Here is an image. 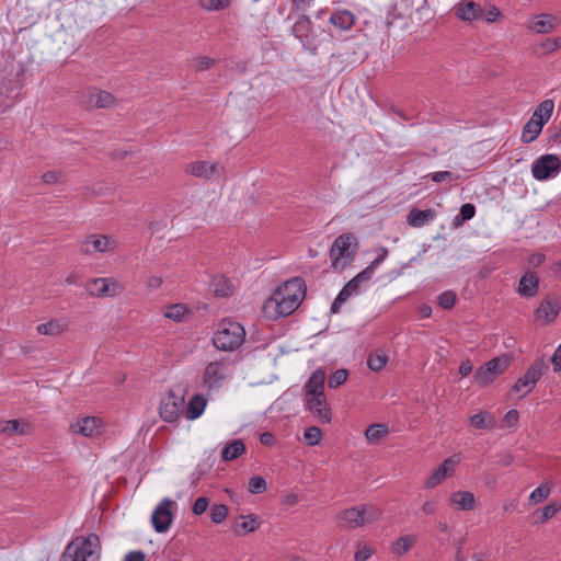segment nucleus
Segmentation results:
<instances>
[{
  "instance_id": "nucleus-1",
  "label": "nucleus",
  "mask_w": 561,
  "mask_h": 561,
  "mask_svg": "<svg viewBox=\"0 0 561 561\" xmlns=\"http://www.w3.org/2000/svg\"><path fill=\"white\" fill-rule=\"evenodd\" d=\"M305 297L302 280L295 277L280 287L267 299L264 310L270 316L285 317L295 311Z\"/></svg>"
},
{
  "instance_id": "nucleus-2",
  "label": "nucleus",
  "mask_w": 561,
  "mask_h": 561,
  "mask_svg": "<svg viewBox=\"0 0 561 561\" xmlns=\"http://www.w3.org/2000/svg\"><path fill=\"white\" fill-rule=\"evenodd\" d=\"M100 552L98 535L78 536L67 545L60 561H99Z\"/></svg>"
},
{
  "instance_id": "nucleus-3",
  "label": "nucleus",
  "mask_w": 561,
  "mask_h": 561,
  "mask_svg": "<svg viewBox=\"0 0 561 561\" xmlns=\"http://www.w3.org/2000/svg\"><path fill=\"white\" fill-rule=\"evenodd\" d=\"M245 339L244 328L231 320H222L213 337L214 346L220 351H234Z\"/></svg>"
},
{
  "instance_id": "nucleus-4",
  "label": "nucleus",
  "mask_w": 561,
  "mask_h": 561,
  "mask_svg": "<svg viewBox=\"0 0 561 561\" xmlns=\"http://www.w3.org/2000/svg\"><path fill=\"white\" fill-rule=\"evenodd\" d=\"M357 250L356 237L352 233L339 236L330 249L332 267L335 271H343L354 260Z\"/></svg>"
},
{
  "instance_id": "nucleus-5",
  "label": "nucleus",
  "mask_w": 561,
  "mask_h": 561,
  "mask_svg": "<svg viewBox=\"0 0 561 561\" xmlns=\"http://www.w3.org/2000/svg\"><path fill=\"white\" fill-rule=\"evenodd\" d=\"M176 507V502L169 497L159 502L151 515V523L157 533L162 534L170 529Z\"/></svg>"
},
{
  "instance_id": "nucleus-6",
  "label": "nucleus",
  "mask_w": 561,
  "mask_h": 561,
  "mask_svg": "<svg viewBox=\"0 0 561 561\" xmlns=\"http://www.w3.org/2000/svg\"><path fill=\"white\" fill-rule=\"evenodd\" d=\"M229 377L228 366L222 362L209 363L203 373L202 385L208 391L218 390Z\"/></svg>"
},
{
  "instance_id": "nucleus-7",
  "label": "nucleus",
  "mask_w": 561,
  "mask_h": 561,
  "mask_svg": "<svg viewBox=\"0 0 561 561\" xmlns=\"http://www.w3.org/2000/svg\"><path fill=\"white\" fill-rule=\"evenodd\" d=\"M561 170V160L556 154H543L534 161L531 173L536 180L543 181L556 176Z\"/></svg>"
},
{
  "instance_id": "nucleus-8",
  "label": "nucleus",
  "mask_w": 561,
  "mask_h": 561,
  "mask_svg": "<svg viewBox=\"0 0 561 561\" xmlns=\"http://www.w3.org/2000/svg\"><path fill=\"white\" fill-rule=\"evenodd\" d=\"M184 397L170 390L160 401L159 414L164 422H175L183 411Z\"/></svg>"
},
{
  "instance_id": "nucleus-9",
  "label": "nucleus",
  "mask_w": 561,
  "mask_h": 561,
  "mask_svg": "<svg viewBox=\"0 0 561 561\" xmlns=\"http://www.w3.org/2000/svg\"><path fill=\"white\" fill-rule=\"evenodd\" d=\"M80 103L87 108H105L113 107L116 99L106 91L88 88L81 92Z\"/></svg>"
},
{
  "instance_id": "nucleus-10",
  "label": "nucleus",
  "mask_w": 561,
  "mask_h": 561,
  "mask_svg": "<svg viewBox=\"0 0 561 561\" xmlns=\"http://www.w3.org/2000/svg\"><path fill=\"white\" fill-rule=\"evenodd\" d=\"M87 290L95 297H114L123 291V286L112 277L93 278L87 284Z\"/></svg>"
},
{
  "instance_id": "nucleus-11",
  "label": "nucleus",
  "mask_w": 561,
  "mask_h": 561,
  "mask_svg": "<svg viewBox=\"0 0 561 561\" xmlns=\"http://www.w3.org/2000/svg\"><path fill=\"white\" fill-rule=\"evenodd\" d=\"M104 422L95 416L80 417L70 424V431L73 434L82 435L83 437H98L104 432Z\"/></svg>"
},
{
  "instance_id": "nucleus-12",
  "label": "nucleus",
  "mask_w": 561,
  "mask_h": 561,
  "mask_svg": "<svg viewBox=\"0 0 561 561\" xmlns=\"http://www.w3.org/2000/svg\"><path fill=\"white\" fill-rule=\"evenodd\" d=\"M543 368V362H535L527 369L525 375L515 382V385L513 386V390L516 392H522L523 397L529 393L535 388L538 380L541 378Z\"/></svg>"
},
{
  "instance_id": "nucleus-13",
  "label": "nucleus",
  "mask_w": 561,
  "mask_h": 561,
  "mask_svg": "<svg viewBox=\"0 0 561 561\" xmlns=\"http://www.w3.org/2000/svg\"><path fill=\"white\" fill-rule=\"evenodd\" d=\"M117 241L103 234H91L81 244V252L92 254L95 252L105 253L116 248Z\"/></svg>"
},
{
  "instance_id": "nucleus-14",
  "label": "nucleus",
  "mask_w": 561,
  "mask_h": 561,
  "mask_svg": "<svg viewBox=\"0 0 561 561\" xmlns=\"http://www.w3.org/2000/svg\"><path fill=\"white\" fill-rule=\"evenodd\" d=\"M307 409L323 424L330 423L332 419L325 396L306 398Z\"/></svg>"
},
{
  "instance_id": "nucleus-15",
  "label": "nucleus",
  "mask_w": 561,
  "mask_h": 561,
  "mask_svg": "<svg viewBox=\"0 0 561 561\" xmlns=\"http://www.w3.org/2000/svg\"><path fill=\"white\" fill-rule=\"evenodd\" d=\"M455 15L461 21L472 22L481 19L482 8L472 0H461L453 8Z\"/></svg>"
},
{
  "instance_id": "nucleus-16",
  "label": "nucleus",
  "mask_w": 561,
  "mask_h": 561,
  "mask_svg": "<svg viewBox=\"0 0 561 561\" xmlns=\"http://www.w3.org/2000/svg\"><path fill=\"white\" fill-rule=\"evenodd\" d=\"M459 461L460 458L458 456H453L444 460V462L428 478L425 483V488L431 489L442 483L449 474L455 471Z\"/></svg>"
},
{
  "instance_id": "nucleus-17",
  "label": "nucleus",
  "mask_w": 561,
  "mask_h": 561,
  "mask_svg": "<svg viewBox=\"0 0 561 561\" xmlns=\"http://www.w3.org/2000/svg\"><path fill=\"white\" fill-rule=\"evenodd\" d=\"M185 171L197 178L211 179L220 175V168L217 163H209L206 161H196L186 165Z\"/></svg>"
},
{
  "instance_id": "nucleus-18",
  "label": "nucleus",
  "mask_w": 561,
  "mask_h": 561,
  "mask_svg": "<svg viewBox=\"0 0 561 561\" xmlns=\"http://www.w3.org/2000/svg\"><path fill=\"white\" fill-rule=\"evenodd\" d=\"M324 380L325 373L322 369L314 370L305 385L306 398L324 396Z\"/></svg>"
},
{
  "instance_id": "nucleus-19",
  "label": "nucleus",
  "mask_w": 561,
  "mask_h": 561,
  "mask_svg": "<svg viewBox=\"0 0 561 561\" xmlns=\"http://www.w3.org/2000/svg\"><path fill=\"white\" fill-rule=\"evenodd\" d=\"M356 507L358 510L359 527L378 522L382 514L381 510L374 504H359Z\"/></svg>"
},
{
  "instance_id": "nucleus-20",
  "label": "nucleus",
  "mask_w": 561,
  "mask_h": 561,
  "mask_svg": "<svg viewBox=\"0 0 561 561\" xmlns=\"http://www.w3.org/2000/svg\"><path fill=\"white\" fill-rule=\"evenodd\" d=\"M538 288L539 279L537 275L531 272H527L519 279L517 293L523 297H534L537 295Z\"/></svg>"
},
{
  "instance_id": "nucleus-21",
  "label": "nucleus",
  "mask_w": 561,
  "mask_h": 561,
  "mask_svg": "<svg viewBox=\"0 0 561 561\" xmlns=\"http://www.w3.org/2000/svg\"><path fill=\"white\" fill-rule=\"evenodd\" d=\"M559 313V305L551 298H546L541 301L536 310V317L546 323L553 321Z\"/></svg>"
},
{
  "instance_id": "nucleus-22",
  "label": "nucleus",
  "mask_w": 561,
  "mask_h": 561,
  "mask_svg": "<svg viewBox=\"0 0 561 561\" xmlns=\"http://www.w3.org/2000/svg\"><path fill=\"white\" fill-rule=\"evenodd\" d=\"M336 520L339 526L346 529L360 528L358 520V510L356 506L341 511L336 516Z\"/></svg>"
},
{
  "instance_id": "nucleus-23",
  "label": "nucleus",
  "mask_w": 561,
  "mask_h": 561,
  "mask_svg": "<svg viewBox=\"0 0 561 561\" xmlns=\"http://www.w3.org/2000/svg\"><path fill=\"white\" fill-rule=\"evenodd\" d=\"M330 23L335 27L346 31L350 30L355 22L354 14L348 10H335L330 16Z\"/></svg>"
},
{
  "instance_id": "nucleus-24",
  "label": "nucleus",
  "mask_w": 561,
  "mask_h": 561,
  "mask_svg": "<svg viewBox=\"0 0 561 561\" xmlns=\"http://www.w3.org/2000/svg\"><path fill=\"white\" fill-rule=\"evenodd\" d=\"M450 503L458 510L470 511L476 506V499L472 492L457 491L450 495Z\"/></svg>"
},
{
  "instance_id": "nucleus-25",
  "label": "nucleus",
  "mask_w": 561,
  "mask_h": 561,
  "mask_svg": "<svg viewBox=\"0 0 561 561\" xmlns=\"http://www.w3.org/2000/svg\"><path fill=\"white\" fill-rule=\"evenodd\" d=\"M469 423L476 430L490 431L495 425V419L488 411H479L469 417Z\"/></svg>"
},
{
  "instance_id": "nucleus-26",
  "label": "nucleus",
  "mask_w": 561,
  "mask_h": 561,
  "mask_svg": "<svg viewBox=\"0 0 561 561\" xmlns=\"http://www.w3.org/2000/svg\"><path fill=\"white\" fill-rule=\"evenodd\" d=\"M554 108V103L552 100L547 99L542 101L535 112L533 113L530 119H535L540 126L543 127V125L550 119L552 112Z\"/></svg>"
},
{
  "instance_id": "nucleus-27",
  "label": "nucleus",
  "mask_w": 561,
  "mask_h": 561,
  "mask_svg": "<svg viewBox=\"0 0 561 561\" xmlns=\"http://www.w3.org/2000/svg\"><path fill=\"white\" fill-rule=\"evenodd\" d=\"M32 431V426L30 423L25 421L19 420H9L2 423L1 432L4 435L11 436L14 434H30Z\"/></svg>"
},
{
  "instance_id": "nucleus-28",
  "label": "nucleus",
  "mask_w": 561,
  "mask_h": 561,
  "mask_svg": "<svg viewBox=\"0 0 561 561\" xmlns=\"http://www.w3.org/2000/svg\"><path fill=\"white\" fill-rule=\"evenodd\" d=\"M528 28L537 34H545L554 28V19L550 14H539L528 24Z\"/></svg>"
},
{
  "instance_id": "nucleus-29",
  "label": "nucleus",
  "mask_w": 561,
  "mask_h": 561,
  "mask_svg": "<svg viewBox=\"0 0 561 561\" xmlns=\"http://www.w3.org/2000/svg\"><path fill=\"white\" fill-rule=\"evenodd\" d=\"M207 404V399L203 394H195L188 402L186 408V417L195 420L199 417Z\"/></svg>"
},
{
  "instance_id": "nucleus-30",
  "label": "nucleus",
  "mask_w": 561,
  "mask_h": 561,
  "mask_svg": "<svg viewBox=\"0 0 561 561\" xmlns=\"http://www.w3.org/2000/svg\"><path fill=\"white\" fill-rule=\"evenodd\" d=\"M435 213L432 209H412L408 215V222L412 227H422L434 219Z\"/></svg>"
},
{
  "instance_id": "nucleus-31",
  "label": "nucleus",
  "mask_w": 561,
  "mask_h": 561,
  "mask_svg": "<svg viewBox=\"0 0 561 561\" xmlns=\"http://www.w3.org/2000/svg\"><path fill=\"white\" fill-rule=\"evenodd\" d=\"M244 451L245 446L242 440L236 439L222 448L221 458L225 461H230L241 456Z\"/></svg>"
},
{
  "instance_id": "nucleus-32",
  "label": "nucleus",
  "mask_w": 561,
  "mask_h": 561,
  "mask_svg": "<svg viewBox=\"0 0 561 561\" xmlns=\"http://www.w3.org/2000/svg\"><path fill=\"white\" fill-rule=\"evenodd\" d=\"M210 288L216 296L227 297L232 293V285L228 278L224 276L214 277Z\"/></svg>"
},
{
  "instance_id": "nucleus-33",
  "label": "nucleus",
  "mask_w": 561,
  "mask_h": 561,
  "mask_svg": "<svg viewBox=\"0 0 561 561\" xmlns=\"http://www.w3.org/2000/svg\"><path fill=\"white\" fill-rule=\"evenodd\" d=\"M541 130L542 126L535 122V119H529L523 128L522 141L524 144H530L540 135Z\"/></svg>"
},
{
  "instance_id": "nucleus-34",
  "label": "nucleus",
  "mask_w": 561,
  "mask_h": 561,
  "mask_svg": "<svg viewBox=\"0 0 561 561\" xmlns=\"http://www.w3.org/2000/svg\"><path fill=\"white\" fill-rule=\"evenodd\" d=\"M188 308L183 304L168 306L164 310V317L176 322H181L188 314Z\"/></svg>"
},
{
  "instance_id": "nucleus-35",
  "label": "nucleus",
  "mask_w": 561,
  "mask_h": 561,
  "mask_svg": "<svg viewBox=\"0 0 561 561\" xmlns=\"http://www.w3.org/2000/svg\"><path fill=\"white\" fill-rule=\"evenodd\" d=\"M511 364V357L507 355L495 357L489 360L485 365L489 370L493 374L494 377L501 375L503 371L507 369Z\"/></svg>"
},
{
  "instance_id": "nucleus-36",
  "label": "nucleus",
  "mask_w": 561,
  "mask_h": 561,
  "mask_svg": "<svg viewBox=\"0 0 561 561\" xmlns=\"http://www.w3.org/2000/svg\"><path fill=\"white\" fill-rule=\"evenodd\" d=\"M66 328V323L61 320H51L47 323H42L37 325L36 330L39 334L44 335H58Z\"/></svg>"
},
{
  "instance_id": "nucleus-37",
  "label": "nucleus",
  "mask_w": 561,
  "mask_h": 561,
  "mask_svg": "<svg viewBox=\"0 0 561 561\" xmlns=\"http://www.w3.org/2000/svg\"><path fill=\"white\" fill-rule=\"evenodd\" d=\"M388 363V356L381 350L374 351L367 359L368 367L374 371L381 370Z\"/></svg>"
},
{
  "instance_id": "nucleus-38",
  "label": "nucleus",
  "mask_w": 561,
  "mask_h": 561,
  "mask_svg": "<svg viewBox=\"0 0 561 561\" xmlns=\"http://www.w3.org/2000/svg\"><path fill=\"white\" fill-rule=\"evenodd\" d=\"M311 32V22L307 16H300L293 26L294 35L301 42L308 38Z\"/></svg>"
},
{
  "instance_id": "nucleus-39",
  "label": "nucleus",
  "mask_w": 561,
  "mask_h": 561,
  "mask_svg": "<svg viewBox=\"0 0 561 561\" xmlns=\"http://www.w3.org/2000/svg\"><path fill=\"white\" fill-rule=\"evenodd\" d=\"M388 433V427L385 424H373L366 432L365 436L369 443H377Z\"/></svg>"
},
{
  "instance_id": "nucleus-40",
  "label": "nucleus",
  "mask_w": 561,
  "mask_h": 561,
  "mask_svg": "<svg viewBox=\"0 0 561 561\" xmlns=\"http://www.w3.org/2000/svg\"><path fill=\"white\" fill-rule=\"evenodd\" d=\"M551 484H541L538 488H536L529 495V504L536 505L538 503L543 502L551 493Z\"/></svg>"
},
{
  "instance_id": "nucleus-41",
  "label": "nucleus",
  "mask_w": 561,
  "mask_h": 561,
  "mask_svg": "<svg viewBox=\"0 0 561 561\" xmlns=\"http://www.w3.org/2000/svg\"><path fill=\"white\" fill-rule=\"evenodd\" d=\"M414 542L415 538L413 536H402L392 545V552L402 556L412 548Z\"/></svg>"
},
{
  "instance_id": "nucleus-42",
  "label": "nucleus",
  "mask_w": 561,
  "mask_h": 561,
  "mask_svg": "<svg viewBox=\"0 0 561 561\" xmlns=\"http://www.w3.org/2000/svg\"><path fill=\"white\" fill-rule=\"evenodd\" d=\"M476 214V207L472 204H463L460 208V213L458 216L455 217L454 224L456 226L461 225L466 220H470L473 218Z\"/></svg>"
},
{
  "instance_id": "nucleus-43",
  "label": "nucleus",
  "mask_w": 561,
  "mask_h": 561,
  "mask_svg": "<svg viewBox=\"0 0 561 561\" xmlns=\"http://www.w3.org/2000/svg\"><path fill=\"white\" fill-rule=\"evenodd\" d=\"M494 376L491 370L488 369L486 365L480 367L474 374V380L481 387H484L494 380Z\"/></svg>"
},
{
  "instance_id": "nucleus-44",
  "label": "nucleus",
  "mask_w": 561,
  "mask_h": 561,
  "mask_svg": "<svg viewBox=\"0 0 561 561\" xmlns=\"http://www.w3.org/2000/svg\"><path fill=\"white\" fill-rule=\"evenodd\" d=\"M304 438L309 446H316L322 438V432L317 426H310L305 431Z\"/></svg>"
},
{
  "instance_id": "nucleus-45",
  "label": "nucleus",
  "mask_w": 561,
  "mask_h": 561,
  "mask_svg": "<svg viewBox=\"0 0 561 561\" xmlns=\"http://www.w3.org/2000/svg\"><path fill=\"white\" fill-rule=\"evenodd\" d=\"M228 515V507L224 504H217L211 507L210 517L215 524L222 523Z\"/></svg>"
},
{
  "instance_id": "nucleus-46",
  "label": "nucleus",
  "mask_w": 561,
  "mask_h": 561,
  "mask_svg": "<svg viewBox=\"0 0 561 561\" xmlns=\"http://www.w3.org/2000/svg\"><path fill=\"white\" fill-rule=\"evenodd\" d=\"M266 490V481L260 477L254 476L249 481V491L252 494H260L263 493Z\"/></svg>"
},
{
  "instance_id": "nucleus-47",
  "label": "nucleus",
  "mask_w": 561,
  "mask_h": 561,
  "mask_svg": "<svg viewBox=\"0 0 561 561\" xmlns=\"http://www.w3.org/2000/svg\"><path fill=\"white\" fill-rule=\"evenodd\" d=\"M243 520L242 523L238 524V527H240L245 533H253L259 527V522L256 516L249 515V516H242Z\"/></svg>"
},
{
  "instance_id": "nucleus-48",
  "label": "nucleus",
  "mask_w": 561,
  "mask_h": 561,
  "mask_svg": "<svg viewBox=\"0 0 561 561\" xmlns=\"http://www.w3.org/2000/svg\"><path fill=\"white\" fill-rule=\"evenodd\" d=\"M347 379V370L345 369H337L333 373V375L329 379V387L330 388H337L339 386L343 385Z\"/></svg>"
},
{
  "instance_id": "nucleus-49",
  "label": "nucleus",
  "mask_w": 561,
  "mask_h": 561,
  "mask_svg": "<svg viewBox=\"0 0 561 561\" xmlns=\"http://www.w3.org/2000/svg\"><path fill=\"white\" fill-rule=\"evenodd\" d=\"M201 5L208 11H216L226 8L229 0H199Z\"/></svg>"
},
{
  "instance_id": "nucleus-50",
  "label": "nucleus",
  "mask_w": 561,
  "mask_h": 561,
  "mask_svg": "<svg viewBox=\"0 0 561 561\" xmlns=\"http://www.w3.org/2000/svg\"><path fill=\"white\" fill-rule=\"evenodd\" d=\"M352 296L350 290L346 287H343L335 300L333 301L331 306V311L333 313L339 312L340 307Z\"/></svg>"
},
{
  "instance_id": "nucleus-51",
  "label": "nucleus",
  "mask_w": 561,
  "mask_h": 561,
  "mask_svg": "<svg viewBox=\"0 0 561 561\" xmlns=\"http://www.w3.org/2000/svg\"><path fill=\"white\" fill-rule=\"evenodd\" d=\"M456 301V295L453 291H444L438 296V304L440 307L448 309L454 306Z\"/></svg>"
},
{
  "instance_id": "nucleus-52",
  "label": "nucleus",
  "mask_w": 561,
  "mask_h": 561,
  "mask_svg": "<svg viewBox=\"0 0 561 561\" xmlns=\"http://www.w3.org/2000/svg\"><path fill=\"white\" fill-rule=\"evenodd\" d=\"M431 176H432V180L436 183H440L444 181H455V180L459 179L458 175H456L455 173L449 172V171L434 172V173H432Z\"/></svg>"
},
{
  "instance_id": "nucleus-53",
  "label": "nucleus",
  "mask_w": 561,
  "mask_h": 561,
  "mask_svg": "<svg viewBox=\"0 0 561 561\" xmlns=\"http://www.w3.org/2000/svg\"><path fill=\"white\" fill-rule=\"evenodd\" d=\"M518 412L517 410H510L506 412V414L504 415L503 417V427H514L516 426L517 422H518Z\"/></svg>"
},
{
  "instance_id": "nucleus-54",
  "label": "nucleus",
  "mask_w": 561,
  "mask_h": 561,
  "mask_svg": "<svg viewBox=\"0 0 561 561\" xmlns=\"http://www.w3.org/2000/svg\"><path fill=\"white\" fill-rule=\"evenodd\" d=\"M541 47L545 50V53L550 54V53L557 50L558 48H561V37L547 38L542 43Z\"/></svg>"
},
{
  "instance_id": "nucleus-55",
  "label": "nucleus",
  "mask_w": 561,
  "mask_h": 561,
  "mask_svg": "<svg viewBox=\"0 0 561 561\" xmlns=\"http://www.w3.org/2000/svg\"><path fill=\"white\" fill-rule=\"evenodd\" d=\"M208 505H209L208 500L204 496H201L194 502L192 512L195 515H202L206 512Z\"/></svg>"
},
{
  "instance_id": "nucleus-56",
  "label": "nucleus",
  "mask_w": 561,
  "mask_h": 561,
  "mask_svg": "<svg viewBox=\"0 0 561 561\" xmlns=\"http://www.w3.org/2000/svg\"><path fill=\"white\" fill-rule=\"evenodd\" d=\"M374 550L370 547L363 545L355 553L354 561H366L370 558Z\"/></svg>"
},
{
  "instance_id": "nucleus-57",
  "label": "nucleus",
  "mask_w": 561,
  "mask_h": 561,
  "mask_svg": "<svg viewBox=\"0 0 561 561\" xmlns=\"http://www.w3.org/2000/svg\"><path fill=\"white\" fill-rule=\"evenodd\" d=\"M501 15L500 10L495 5H489L485 11H483L482 18H484L488 22H494Z\"/></svg>"
},
{
  "instance_id": "nucleus-58",
  "label": "nucleus",
  "mask_w": 561,
  "mask_h": 561,
  "mask_svg": "<svg viewBox=\"0 0 561 561\" xmlns=\"http://www.w3.org/2000/svg\"><path fill=\"white\" fill-rule=\"evenodd\" d=\"M214 64V59L209 57H198L195 59V68L199 71L206 70Z\"/></svg>"
},
{
  "instance_id": "nucleus-59",
  "label": "nucleus",
  "mask_w": 561,
  "mask_h": 561,
  "mask_svg": "<svg viewBox=\"0 0 561 561\" xmlns=\"http://www.w3.org/2000/svg\"><path fill=\"white\" fill-rule=\"evenodd\" d=\"M376 268L369 264L364 271H362L360 273H358L355 277L360 282V283H364V282H367L369 280L374 273H375Z\"/></svg>"
},
{
  "instance_id": "nucleus-60",
  "label": "nucleus",
  "mask_w": 561,
  "mask_h": 561,
  "mask_svg": "<svg viewBox=\"0 0 561 561\" xmlns=\"http://www.w3.org/2000/svg\"><path fill=\"white\" fill-rule=\"evenodd\" d=\"M558 511L559 507L553 504L546 505L542 508L541 522H546L549 518L553 517Z\"/></svg>"
},
{
  "instance_id": "nucleus-61",
  "label": "nucleus",
  "mask_w": 561,
  "mask_h": 561,
  "mask_svg": "<svg viewBox=\"0 0 561 561\" xmlns=\"http://www.w3.org/2000/svg\"><path fill=\"white\" fill-rule=\"evenodd\" d=\"M146 556L140 550L129 551L125 554L123 561H145Z\"/></svg>"
},
{
  "instance_id": "nucleus-62",
  "label": "nucleus",
  "mask_w": 561,
  "mask_h": 561,
  "mask_svg": "<svg viewBox=\"0 0 561 561\" xmlns=\"http://www.w3.org/2000/svg\"><path fill=\"white\" fill-rule=\"evenodd\" d=\"M60 174L57 171H48L43 174L42 180L46 184H55L59 181Z\"/></svg>"
},
{
  "instance_id": "nucleus-63",
  "label": "nucleus",
  "mask_w": 561,
  "mask_h": 561,
  "mask_svg": "<svg viewBox=\"0 0 561 561\" xmlns=\"http://www.w3.org/2000/svg\"><path fill=\"white\" fill-rule=\"evenodd\" d=\"M551 363L553 365L554 371H561V345H559L554 351L551 357Z\"/></svg>"
},
{
  "instance_id": "nucleus-64",
  "label": "nucleus",
  "mask_w": 561,
  "mask_h": 561,
  "mask_svg": "<svg viewBox=\"0 0 561 561\" xmlns=\"http://www.w3.org/2000/svg\"><path fill=\"white\" fill-rule=\"evenodd\" d=\"M545 259L546 256L541 253H535V254H531L529 257H528V263L531 265V266H539L540 264H542L545 262Z\"/></svg>"
}]
</instances>
